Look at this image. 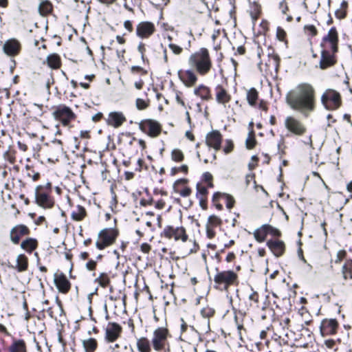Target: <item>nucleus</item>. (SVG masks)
<instances>
[{
	"mask_svg": "<svg viewBox=\"0 0 352 352\" xmlns=\"http://www.w3.org/2000/svg\"><path fill=\"white\" fill-rule=\"evenodd\" d=\"M178 76L182 82L188 87L194 86L197 81V76L195 72L190 69L179 71Z\"/></svg>",
	"mask_w": 352,
	"mask_h": 352,
	"instance_id": "6ab92c4d",
	"label": "nucleus"
},
{
	"mask_svg": "<svg viewBox=\"0 0 352 352\" xmlns=\"http://www.w3.org/2000/svg\"><path fill=\"white\" fill-rule=\"evenodd\" d=\"M149 105V100H145L142 98H137L135 101V106L138 110H144Z\"/></svg>",
	"mask_w": 352,
	"mask_h": 352,
	"instance_id": "37998d69",
	"label": "nucleus"
},
{
	"mask_svg": "<svg viewBox=\"0 0 352 352\" xmlns=\"http://www.w3.org/2000/svg\"><path fill=\"white\" fill-rule=\"evenodd\" d=\"M52 115L56 120L60 122L65 126H69L70 122L76 118V114L73 111L64 104L56 107Z\"/></svg>",
	"mask_w": 352,
	"mask_h": 352,
	"instance_id": "39448f33",
	"label": "nucleus"
},
{
	"mask_svg": "<svg viewBox=\"0 0 352 352\" xmlns=\"http://www.w3.org/2000/svg\"><path fill=\"white\" fill-rule=\"evenodd\" d=\"M41 15L45 16L50 14L52 10V5L50 2L45 1L41 3L38 8Z\"/></svg>",
	"mask_w": 352,
	"mask_h": 352,
	"instance_id": "58836bf2",
	"label": "nucleus"
},
{
	"mask_svg": "<svg viewBox=\"0 0 352 352\" xmlns=\"http://www.w3.org/2000/svg\"><path fill=\"white\" fill-rule=\"evenodd\" d=\"M255 146V139L253 135H250L246 140V146L248 149H252Z\"/></svg>",
	"mask_w": 352,
	"mask_h": 352,
	"instance_id": "6e6d98bb",
	"label": "nucleus"
},
{
	"mask_svg": "<svg viewBox=\"0 0 352 352\" xmlns=\"http://www.w3.org/2000/svg\"><path fill=\"white\" fill-rule=\"evenodd\" d=\"M214 94L217 102L224 107L231 100V95L222 85H219L214 88Z\"/></svg>",
	"mask_w": 352,
	"mask_h": 352,
	"instance_id": "dca6fc26",
	"label": "nucleus"
},
{
	"mask_svg": "<svg viewBox=\"0 0 352 352\" xmlns=\"http://www.w3.org/2000/svg\"><path fill=\"white\" fill-rule=\"evenodd\" d=\"M279 8L280 10H281V12L283 14H286L287 13V11L288 10V6H287V3L285 2V0L282 1L280 3V5H279Z\"/></svg>",
	"mask_w": 352,
	"mask_h": 352,
	"instance_id": "0e129e2a",
	"label": "nucleus"
},
{
	"mask_svg": "<svg viewBox=\"0 0 352 352\" xmlns=\"http://www.w3.org/2000/svg\"><path fill=\"white\" fill-rule=\"evenodd\" d=\"M117 235L118 232L114 229L105 228L102 230L98 234V239L96 243L97 248L103 250L111 245L114 243Z\"/></svg>",
	"mask_w": 352,
	"mask_h": 352,
	"instance_id": "0eeeda50",
	"label": "nucleus"
},
{
	"mask_svg": "<svg viewBox=\"0 0 352 352\" xmlns=\"http://www.w3.org/2000/svg\"><path fill=\"white\" fill-rule=\"evenodd\" d=\"M140 129L142 131L148 135L150 137L155 138L161 133L160 124L153 120H145L140 123Z\"/></svg>",
	"mask_w": 352,
	"mask_h": 352,
	"instance_id": "9b49d317",
	"label": "nucleus"
},
{
	"mask_svg": "<svg viewBox=\"0 0 352 352\" xmlns=\"http://www.w3.org/2000/svg\"><path fill=\"white\" fill-rule=\"evenodd\" d=\"M86 215L87 212L85 208L80 205L77 206L71 214L72 219L76 221H82Z\"/></svg>",
	"mask_w": 352,
	"mask_h": 352,
	"instance_id": "2f4dec72",
	"label": "nucleus"
},
{
	"mask_svg": "<svg viewBox=\"0 0 352 352\" xmlns=\"http://www.w3.org/2000/svg\"><path fill=\"white\" fill-rule=\"evenodd\" d=\"M50 150L54 153V155L58 157L63 153V148L60 140H55L52 141Z\"/></svg>",
	"mask_w": 352,
	"mask_h": 352,
	"instance_id": "c9c22d12",
	"label": "nucleus"
},
{
	"mask_svg": "<svg viewBox=\"0 0 352 352\" xmlns=\"http://www.w3.org/2000/svg\"><path fill=\"white\" fill-rule=\"evenodd\" d=\"M267 245L272 252L278 257L282 256L285 250L284 242L280 240H270L267 242Z\"/></svg>",
	"mask_w": 352,
	"mask_h": 352,
	"instance_id": "5701e85b",
	"label": "nucleus"
},
{
	"mask_svg": "<svg viewBox=\"0 0 352 352\" xmlns=\"http://www.w3.org/2000/svg\"><path fill=\"white\" fill-rule=\"evenodd\" d=\"M208 186H206L201 184H198L197 185V190L199 194H200L201 196H205L208 192Z\"/></svg>",
	"mask_w": 352,
	"mask_h": 352,
	"instance_id": "5fc2aeb1",
	"label": "nucleus"
},
{
	"mask_svg": "<svg viewBox=\"0 0 352 352\" xmlns=\"http://www.w3.org/2000/svg\"><path fill=\"white\" fill-rule=\"evenodd\" d=\"M194 94L204 100H208L210 98V89L204 85H200L196 87L194 89Z\"/></svg>",
	"mask_w": 352,
	"mask_h": 352,
	"instance_id": "c85d7f7f",
	"label": "nucleus"
},
{
	"mask_svg": "<svg viewBox=\"0 0 352 352\" xmlns=\"http://www.w3.org/2000/svg\"><path fill=\"white\" fill-rule=\"evenodd\" d=\"M285 126L289 132L296 135H302L307 131L305 124L294 116H287L285 118Z\"/></svg>",
	"mask_w": 352,
	"mask_h": 352,
	"instance_id": "9d476101",
	"label": "nucleus"
},
{
	"mask_svg": "<svg viewBox=\"0 0 352 352\" xmlns=\"http://www.w3.org/2000/svg\"><path fill=\"white\" fill-rule=\"evenodd\" d=\"M277 37L280 41H283L285 38L286 33L285 32L280 28H277Z\"/></svg>",
	"mask_w": 352,
	"mask_h": 352,
	"instance_id": "e2e57ef3",
	"label": "nucleus"
},
{
	"mask_svg": "<svg viewBox=\"0 0 352 352\" xmlns=\"http://www.w3.org/2000/svg\"><path fill=\"white\" fill-rule=\"evenodd\" d=\"M304 29H305V33L309 36H314L316 35V34H317V30H316V27L313 25H305Z\"/></svg>",
	"mask_w": 352,
	"mask_h": 352,
	"instance_id": "09e8293b",
	"label": "nucleus"
},
{
	"mask_svg": "<svg viewBox=\"0 0 352 352\" xmlns=\"http://www.w3.org/2000/svg\"><path fill=\"white\" fill-rule=\"evenodd\" d=\"M234 148V144L232 140H226V145L223 148V151L226 154L230 153L232 151Z\"/></svg>",
	"mask_w": 352,
	"mask_h": 352,
	"instance_id": "864d4df0",
	"label": "nucleus"
},
{
	"mask_svg": "<svg viewBox=\"0 0 352 352\" xmlns=\"http://www.w3.org/2000/svg\"><path fill=\"white\" fill-rule=\"evenodd\" d=\"M54 283L58 291L63 294H67L71 288L70 282L63 274L54 275Z\"/></svg>",
	"mask_w": 352,
	"mask_h": 352,
	"instance_id": "aec40b11",
	"label": "nucleus"
},
{
	"mask_svg": "<svg viewBox=\"0 0 352 352\" xmlns=\"http://www.w3.org/2000/svg\"><path fill=\"white\" fill-rule=\"evenodd\" d=\"M168 47L175 55H179L183 52V49L180 46L173 43H168Z\"/></svg>",
	"mask_w": 352,
	"mask_h": 352,
	"instance_id": "8fccbe9b",
	"label": "nucleus"
},
{
	"mask_svg": "<svg viewBox=\"0 0 352 352\" xmlns=\"http://www.w3.org/2000/svg\"><path fill=\"white\" fill-rule=\"evenodd\" d=\"M184 158V153L183 152L178 149V148H175L171 152V159L175 161V162H182Z\"/></svg>",
	"mask_w": 352,
	"mask_h": 352,
	"instance_id": "79ce46f5",
	"label": "nucleus"
},
{
	"mask_svg": "<svg viewBox=\"0 0 352 352\" xmlns=\"http://www.w3.org/2000/svg\"><path fill=\"white\" fill-rule=\"evenodd\" d=\"M22 49L21 42L16 38H12L6 41L3 45V52L8 56L14 57L18 56Z\"/></svg>",
	"mask_w": 352,
	"mask_h": 352,
	"instance_id": "f8f14e48",
	"label": "nucleus"
},
{
	"mask_svg": "<svg viewBox=\"0 0 352 352\" xmlns=\"http://www.w3.org/2000/svg\"><path fill=\"white\" fill-rule=\"evenodd\" d=\"M162 234L169 239L173 238L175 241L181 240L183 242H186L188 239L186 230L183 227L168 226L164 228Z\"/></svg>",
	"mask_w": 352,
	"mask_h": 352,
	"instance_id": "1a4fd4ad",
	"label": "nucleus"
},
{
	"mask_svg": "<svg viewBox=\"0 0 352 352\" xmlns=\"http://www.w3.org/2000/svg\"><path fill=\"white\" fill-rule=\"evenodd\" d=\"M170 337L169 331L166 327H158L153 333L151 344L156 351L169 350L168 338Z\"/></svg>",
	"mask_w": 352,
	"mask_h": 352,
	"instance_id": "20e7f679",
	"label": "nucleus"
},
{
	"mask_svg": "<svg viewBox=\"0 0 352 352\" xmlns=\"http://www.w3.org/2000/svg\"><path fill=\"white\" fill-rule=\"evenodd\" d=\"M222 135L217 130H213L208 133L206 137V143L208 146L219 151L221 148Z\"/></svg>",
	"mask_w": 352,
	"mask_h": 352,
	"instance_id": "2eb2a0df",
	"label": "nucleus"
},
{
	"mask_svg": "<svg viewBox=\"0 0 352 352\" xmlns=\"http://www.w3.org/2000/svg\"><path fill=\"white\" fill-rule=\"evenodd\" d=\"M270 62H272L275 69H277L278 67H279L280 58L277 55H273L271 56Z\"/></svg>",
	"mask_w": 352,
	"mask_h": 352,
	"instance_id": "13d9d810",
	"label": "nucleus"
},
{
	"mask_svg": "<svg viewBox=\"0 0 352 352\" xmlns=\"http://www.w3.org/2000/svg\"><path fill=\"white\" fill-rule=\"evenodd\" d=\"M258 98V92L254 88L250 89L247 94V100L250 105H254Z\"/></svg>",
	"mask_w": 352,
	"mask_h": 352,
	"instance_id": "a19ab883",
	"label": "nucleus"
},
{
	"mask_svg": "<svg viewBox=\"0 0 352 352\" xmlns=\"http://www.w3.org/2000/svg\"><path fill=\"white\" fill-rule=\"evenodd\" d=\"M37 204L45 208H50L54 205V201L51 197L43 192H37L36 194Z\"/></svg>",
	"mask_w": 352,
	"mask_h": 352,
	"instance_id": "393cba45",
	"label": "nucleus"
},
{
	"mask_svg": "<svg viewBox=\"0 0 352 352\" xmlns=\"http://www.w3.org/2000/svg\"><path fill=\"white\" fill-rule=\"evenodd\" d=\"M267 234L266 224L263 225L261 227L256 229L254 232V236L255 239L259 243L263 242L265 240Z\"/></svg>",
	"mask_w": 352,
	"mask_h": 352,
	"instance_id": "72a5a7b5",
	"label": "nucleus"
},
{
	"mask_svg": "<svg viewBox=\"0 0 352 352\" xmlns=\"http://www.w3.org/2000/svg\"><path fill=\"white\" fill-rule=\"evenodd\" d=\"M203 179L204 181L207 184V186L209 188H212L213 186L212 180V176L210 173H205L203 175Z\"/></svg>",
	"mask_w": 352,
	"mask_h": 352,
	"instance_id": "603ef678",
	"label": "nucleus"
},
{
	"mask_svg": "<svg viewBox=\"0 0 352 352\" xmlns=\"http://www.w3.org/2000/svg\"><path fill=\"white\" fill-rule=\"evenodd\" d=\"M122 327L116 322H109L105 329V340L109 342H115L122 333Z\"/></svg>",
	"mask_w": 352,
	"mask_h": 352,
	"instance_id": "4468645a",
	"label": "nucleus"
},
{
	"mask_svg": "<svg viewBox=\"0 0 352 352\" xmlns=\"http://www.w3.org/2000/svg\"><path fill=\"white\" fill-rule=\"evenodd\" d=\"M266 228H267V234H270L271 235H272L274 236H280V234H281L280 232L278 229H276L268 224H266Z\"/></svg>",
	"mask_w": 352,
	"mask_h": 352,
	"instance_id": "3c124183",
	"label": "nucleus"
},
{
	"mask_svg": "<svg viewBox=\"0 0 352 352\" xmlns=\"http://www.w3.org/2000/svg\"><path fill=\"white\" fill-rule=\"evenodd\" d=\"M155 32V25L149 21H142L136 26V35L142 39L148 38Z\"/></svg>",
	"mask_w": 352,
	"mask_h": 352,
	"instance_id": "ddd939ff",
	"label": "nucleus"
},
{
	"mask_svg": "<svg viewBox=\"0 0 352 352\" xmlns=\"http://www.w3.org/2000/svg\"><path fill=\"white\" fill-rule=\"evenodd\" d=\"M137 348L139 352H151V342L146 337H142L137 340Z\"/></svg>",
	"mask_w": 352,
	"mask_h": 352,
	"instance_id": "7c9ffc66",
	"label": "nucleus"
},
{
	"mask_svg": "<svg viewBox=\"0 0 352 352\" xmlns=\"http://www.w3.org/2000/svg\"><path fill=\"white\" fill-rule=\"evenodd\" d=\"M38 246V241L33 238H28L21 243V248L27 252L31 253Z\"/></svg>",
	"mask_w": 352,
	"mask_h": 352,
	"instance_id": "c756f323",
	"label": "nucleus"
},
{
	"mask_svg": "<svg viewBox=\"0 0 352 352\" xmlns=\"http://www.w3.org/2000/svg\"><path fill=\"white\" fill-rule=\"evenodd\" d=\"M214 276V287L219 291H228L238 283V275L232 270L218 271Z\"/></svg>",
	"mask_w": 352,
	"mask_h": 352,
	"instance_id": "7ed1b4c3",
	"label": "nucleus"
},
{
	"mask_svg": "<svg viewBox=\"0 0 352 352\" xmlns=\"http://www.w3.org/2000/svg\"><path fill=\"white\" fill-rule=\"evenodd\" d=\"M331 51L322 50L320 60V68L324 69L333 65L336 63L334 54Z\"/></svg>",
	"mask_w": 352,
	"mask_h": 352,
	"instance_id": "412c9836",
	"label": "nucleus"
},
{
	"mask_svg": "<svg viewBox=\"0 0 352 352\" xmlns=\"http://www.w3.org/2000/svg\"><path fill=\"white\" fill-rule=\"evenodd\" d=\"M214 313H215L214 309L210 307H206L203 308L201 311V314L202 316L204 318H208L213 316Z\"/></svg>",
	"mask_w": 352,
	"mask_h": 352,
	"instance_id": "c03bdc74",
	"label": "nucleus"
},
{
	"mask_svg": "<svg viewBox=\"0 0 352 352\" xmlns=\"http://www.w3.org/2000/svg\"><path fill=\"white\" fill-rule=\"evenodd\" d=\"M30 234L29 228L25 225H17L10 231V239L14 244L19 243L21 237Z\"/></svg>",
	"mask_w": 352,
	"mask_h": 352,
	"instance_id": "a211bd4d",
	"label": "nucleus"
},
{
	"mask_svg": "<svg viewBox=\"0 0 352 352\" xmlns=\"http://www.w3.org/2000/svg\"><path fill=\"white\" fill-rule=\"evenodd\" d=\"M342 271L345 280L348 278L352 279V260H349L345 262Z\"/></svg>",
	"mask_w": 352,
	"mask_h": 352,
	"instance_id": "e433bc0d",
	"label": "nucleus"
},
{
	"mask_svg": "<svg viewBox=\"0 0 352 352\" xmlns=\"http://www.w3.org/2000/svg\"><path fill=\"white\" fill-rule=\"evenodd\" d=\"M286 102L294 110L302 113L311 112L316 107L315 89L309 83H300L287 93Z\"/></svg>",
	"mask_w": 352,
	"mask_h": 352,
	"instance_id": "f257e3e1",
	"label": "nucleus"
},
{
	"mask_svg": "<svg viewBox=\"0 0 352 352\" xmlns=\"http://www.w3.org/2000/svg\"><path fill=\"white\" fill-rule=\"evenodd\" d=\"M219 199L225 201L228 209H231L234 206L235 201L232 196L226 193L217 192L213 196V200L215 201Z\"/></svg>",
	"mask_w": 352,
	"mask_h": 352,
	"instance_id": "cd10ccee",
	"label": "nucleus"
},
{
	"mask_svg": "<svg viewBox=\"0 0 352 352\" xmlns=\"http://www.w3.org/2000/svg\"><path fill=\"white\" fill-rule=\"evenodd\" d=\"M338 34L335 28H331L328 34L324 36L321 43L322 50L331 51L336 53L338 51Z\"/></svg>",
	"mask_w": 352,
	"mask_h": 352,
	"instance_id": "6e6552de",
	"label": "nucleus"
},
{
	"mask_svg": "<svg viewBox=\"0 0 352 352\" xmlns=\"http://www.w3.org/2000/svg\"><path fill=\"white\" fill-rule=\"evenodd\" d=\"M140 249L144 253H148L151 250V245L146 243H144L141 245Z\"/></svg>",
	"mask_w": 352,
	"mask_h": 352,
	"instance_id": "774afa93",
	"label": "nucleus"
},
{
	"mask_svg": "<svg viewBox=\"0 0 352 352\" xmlns=\"http://www.w3.org/2000/svg\"><path fill=\"white\" fill-rule=\"evenodd\" d=\"M188 168L186 165H182L179 167H174L171 168L170 173L172 175H175L178 172H183L184 173H188Z\"/></svg>",
	"mask_w": 352,
	"mask_h": 352,
	"instance_id": "de8ad7c7",
	"label": "nucleus"
},
{
	"mask_svg": "<svg viewBox=\"0 0 352 352\" xmlns=\"http://www.w3.org/2000/svg\"><path fill=\"white\" fill-rule=\"evenodd\" d=\"M187 182L186 179H180L177 180L174 185L173 188L175 192L179 193L182 197H188L191 193V190L187 186H184L183 188H180L181 185H184Z\"/></svg>",
	"mask_w": 352,
	"mask_h": 352,
	"instance_id": "a878e982",
	"label": "nucleus"
},
{
	"mask_svg": "<svg viewBox=\"0 0 352 352\" xmlns=\"http://www.w3.org/2000/svg\"><path fill=\"white\" fill-rule=\"evenodd\" d=\"M10 352H27L26 344L24 340H18L12 342L9 348Z\"/></svg>",
	"mask_w": 352,
	"mask_h": 352,
	"instance_id": "473e14b6",
	"label": "nucleus"
},
{
	"mask_svg": "<svg viewBox=\"0 0 352 352\" xmlns=\"http://www.w3.org/2000/svg\"><path fill=\"white\" fill-rule=\"evenodd\" d=\"M126 121V118L121 112H111L107 119L109 125L115 128L120 126Z\"/></svg>",
	"mask_w": 352,
	"mask_h": 352,
	"instance_id": "4be33fe9",
	"label": "nucleus"
},
{
	"mask_svg": "<svg viewBox=\"0 0 352 352\" xmlns=\"http://www.w3.org/2000/svg\"><path fill=\"white\" fill-rule=\"evenodd\" d=\"M338 327V324L335 319L324 320L320 325V333L323 337L335 334Z\"/></svg>",
	"mask_w": 352,
	"mask_h": 352,
	"instance_id": "f3484780",
	"label": "nucleus"
},
{
	"mask_svg": "<svg viewBox=\"0 0 352 352\" xmlns=\"http://www.w3.org/2000/svg\"><path fill=\"white\" fill-rule=\"evenodd\" d=\"M348 3L346 1H343L340 4V8L336 11L335 14L339 19H344L346 16Z\"/></svg>",
	"mask_w": 352,
	"mask_h": 352,
	"instance_id": "ea45409f",
	"label": "nucleus"
},
{
	"mask_svg": "<svg viewBox=\"0 0 352 352\" xmlns=\"http://www.w3.org/2000/svg\"><path fill=\"white\" fill-rule=\"evenodd\" d=\"M124 27L129 32H133V24H132V22L131 21H129V20L125 21L124 22Z\"/></svg>",
	"mask_w": 352,
	"mask_h": 352,
	"instance_id": "338daca9",
	"label": "nucleus"
},
{
	"mask_svg": "<svg viewBox=\"0 0 352 352\" xmlns=\"http://www.w3.org/2000/svg\"><path fill=\"white\" fill-rule=\"evenodd\" d=\"M181 321V335H180V339L182 341H187L186 337L185 336V333L188 329V326L186 324V322L184 321L183 318L180 319Z\"/></svg>",
	"mask_w": 352,
	"mask_h": 352,
	"instance_id": "a18cd8bd",
	"label": "nucleus"
},
{
	"mask_svg": "<svg viewBox=\"0 0 352 352\" xmlns=\"http://www.w3.org/2000/svg\"><path fill=\"white\" fill-rule=\"evenodd\" d=\"M206 234L208 238L212 239L215 236L214 228L206 226Z\"/></svg>",
	"mask_w": 352,
	"mask_h": 352,
	"instance_id": "680f3d73",
	"label": "nucleus"
},
{
	"mask_svg": "<svg viewBox=\"0 0 352 352\" xmlns=\"http://www.w3.org/2000/svg\"><path fill=\"white\" fill-rule=\"evenodd\" d=\"M85 352H94L98 346L97 341L94 338H89L82 341Z\"/></svg>",
	"mask_w": 352,
	"mask_h": 352,
	"instance_id": "f704fd0d",
	"label": "nucleus"
},
{
	"mask_svg": "<svg viewBox=\"0 0 352 352\" xmlns=\"http://www.w3.org/2000/svg\"><path fill=\"white\" fill-rule=\"evenodd\" d=\"M138 50L139 52L141 54L142 58H144V52L146 51L145 45L143 43H140L138 45Z\"/></svg>",
	"mask_w": 352,
	"mask_h": 352,
	"instance_id": "69168bd1",
	"label": "nucleus"
},
{
	"mask_svg": "<svg viewBox=\"0 0 352 352\" xmlns=\"http://www.w3.org/2000/svg\"><path fill=\"white\" fill-rule=\"evenodd\" d=\"M95 282L98 283L100 286H101L102 287H107L109 283H110V278L108 275V274L105 273V272H102V273H100L98 276V277H97L96 279H95Z\"/></svg>",
	"mask_w": 352,
	"mask_h": 352,
	"instance_id": "4c0bfd02",
	"label": "nucleus"
},
{
	"mask_svg": "<svg viewBox=\"0 0 352 352\" xmlns=\"http://www.w3.org/2000/svg\"><path fill=\"white\" fill-rule=\"evenodd\" d=\"M131 72L133 74L140 73L141 74H146L147 72L144 70L142 67L139 66H133L131 67Z\"/></svg>",
	"mask_w": 352,
	"mask_h": 352,
	"instance_id": "bf43d9fd",
	"label": "nucleus"
},
{
	"mask_svg": "<svg viewBox=\"0 0 352 352\" xmlns=\"http://www.w3.org/2000/svg\"><path fill=\"white\" fill-rule=\"evenodd\" d=\"M221 219L216 216H210L208 219L206 226H210L212 228H215L221 224Z\"/></svg>",
	"mask_w": 352,
	"mask_h": 352,
	"instance_id": "49530a36",
	"label": "nucleus"
},
{
	"mask_svg": "<svg viewBox=\"0 0 352 352\" xmlns=\"http://www.w3.org/2000/svg\"><path fill=\"white\" fill-rule=\"evenodd\" d=\"M346 252L344 250H340L336 255V263H340L346 256Z\"/></svg>",
	"mask_w": 352,
	"mask_h": 352,
	"instance_id": "052dcab7",
	"label": "nucleus"
},
{
	"mask_svg": "<svg viewBox=\"0 0 352 352\" xmlns=\"http://www.w3.org/2000/svg\"><path fill=\"white\" fill-rule=\"evenodd\" d=\"M96 265H97V262L96 261L89 260L86 263V268L89 271H94L96 270Z\"/></svg>",
	"mask_w": 352,
	"mask_h": 352,
	"instance_id": "4d7b16f0",
	"label": "nucleus"
},
{
	"mask_svg": "<svg viewBox=\"0 0 352 352\" xmlns=\"http://www.w3.org/2000/svg\"><path fill=\"white\" fill-rule=\"evenodd\" d=\"M28 257L23 254H20L17 256L16 263L12 266V268L16 270L18 272H23L28 270Z\"/></svg>",
	"mask_w": 352,
	"mask_h": 352,
	"instance_id": "b1692460",
	"label": "nucleus"
},
{
	"mask_svg": "<svg viewBox=\"0 0 352 352\" xmlns=\"http://www.w3.org/2000/svg\"><path fill=\"white\" fill-rule=\"evenodd\" d=\"M321 102L327 109L334 110L340 106L341 96L337 91L329 89L322 95Z\"/></svg>",
	"mask_w": 352,
	"mask_h": 352,
	"instance_id": "423d86ee",
	"label": "nucleus"
},
{
	"mask_svg": "<svg viewBox=\"0 0 352 352\" xmlns=\"http://www.w3.org/2000/svg\"><path fill=\"white\" fill-rule=\"evenodd\" d=\"M46 63L49 67L52 69H58L61 66L60 57L57 54H51L47 56Z\"/></svg>",
	"mask_w": 352,
	"mask_h": 352,
	"instance_id": "bb28decb",
	"label": "nucleus"
},
{
	"mask_svg": "<svg viewBox=\"0 0 352 352\" xmlns=\"http://www.w3.org/2000/svg\"><path fill=\"white\" fill-rule=\"evenodd\" d=\"M189 65L202 76L207 74L212 67V60L206 48H201L192 54L188 59Z\"/></svg>",
	"mask_w": 352,
	"mask_h": 352,
	"instance_id": "f03ea898",
	"label": "nucleus"
}]
</instances>
